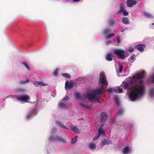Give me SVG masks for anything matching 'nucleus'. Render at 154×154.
Listing matches in <instances>:
<instances>
[{"mask_svg": "<svg viewBox=\"0 0 154 154\" xmlns=\"http://www.w3.org/2000/svg\"><path fill=\"white\" fill-rule=\"evenodd\" d=\"M123 88L125 89L131 90L129 94V97L131 101H135L137 98L143 95L144 92L145 86L144 81L139 80L135 83L132 80L129 82H124Z\"/></svg>", "mask_w": 154, "mask_h": 154, "instance_id": "obj_1", "label": "nucleus"}, {"mask_svg": "<svg viewBox=\"0 0 154 154\" xmlns=\"http://www.w3.org/2000/svg\"><path fill=\"white\" fill-rule=\"evenodd\" d=\"M103 93V91L100 88H99L95 90H92L90 93L87 95V98L91 102H96L98 101V96Z\"/></svg>", "mask_w": 154, "mask_h": 154, "instance_id": "obj_2", "label": "nucleus"}, {"mask_svg": "<svg viewBox=\"0 0 154 154\" xmlns=\"http://www.w3.org/2000/svg\"><path fill=\"white\" fill-rule=\"evenodd\" d=\"M124 53V51L121 49H115L114 50V54L117 55L119 58L122 59L125 58Z\"/></svg>", "mask_w": 154, "mask_h": 154, "instance_id": "obj_3", "label": "nucleus"}, {"mask_svg": "<svg viewBox=\"0 0 154 154\" xmlns=\"http://www.w3.org/2000/svg\"><path fill=\"white\" fill-rule=\"evenodd\" d=\"M145 72L143 71L136 74L132 77V80L135 83L137 82L136 81V79H138L142 78L144 76Z\"/></svg>", "mask_w": 154, "mask_h": 154, "instance_id": "obj_4", "label": "nucleus"}, {"mask_svg": "<svg viewBox=\"0 0 154 154\" xmlns=\"http://www.w3.org/2000/svg\"><path fill=\"white\" fill-rule=\"evenodd\" d=\"M100 78L101 79L100 83L103 86L108 85L107 82L106 81V77L104 73L101 72L100 74Z\"/></svg>", "mask_w": 154, "mask_h": 154, "instance_id": "obj_5", "label": "nucleus"}, {"mask_svg": "<svg viewBox=\"0 0 154 154\" xmlns=\"http://www.w3.org/2000/svg\"><path fill=\"white\" fill-rule=\"evenodd\" d=\"M49 140H50L58 141L63 143H65L66 142L65 140L64 139L61 137L57 136L54 137L52 136H51L49 138Z\"/></svg>", "mask_w": 154, "mask_h": 154, "instance_id": "obj_6", "label": "nucleus"}, {"mask_svg": "<svg viewBox=\"0 0 154 154\" xmlns=\"http://www.w3.org/2000/svg\"><path fill=\"white\" fill-rule=\"evenodd\" d=\"M69 100V97L68 96H66L62 99L63 102H59V107L61 108H65L66 105V101H68Z\"/></svg>", "mask_w": 154, "mask_h": 154, "instance_id": "obj_7", "label": "nucleus"}, {"mask_svg": "<svg viewBox=\"0 0 154 154\" xmlns=\"http://www.w3.org/2000/svg\"><path fill=\"white\" fill-rule=\"evenodd\" d=\"M17 98L19 100H20L22 101H25L26 102H27V100L30 99V97L27 95L21 96H17Z\"/></svg>", "mask_w": 154, "mask_h": 154, "instance_id": "obj_8", "label": "nucleus"}, {"mask_svg": "<svg viewBox=\"0 0 154 154\" xmlns=\"http://www.w3.org/2000/svg\"><path fill=\"white\" fill-rule=\"evenodd\" d=\"M126 3L128 7L131 8L133 5H135L137 2L134 0H127Z\"/></svg>", "mask_w": 154, "mask_h": 154, "instance_id": "obj_9", "label": "nucleus"}, {"mask_svg": "<svg viewBox=\"0 0 154 154\" xmlns=\"http://www.w3.org/2000/svg\"><path fill=\"white\" fill-rule=\"evenodd\" d=\"M112 142L109 139H104L102 141L101 143V145L103 146L106 145L112 144Z\"/></svg>", "mask_w": 154, "mask_h": 154, "instance_id": "obj_10", "label": "nucleus"}, {"mask_svg": "<svg viewBox=\"0 0 154 154\" xmlns=\"http://www.w3.org/2000/svg\"><path fill=\"white\" fill-rule=\"evenodd\" d=\"M107 114L104 112H103L100 114L101 121L102 122H104L107 119Z\"/></svg>", "mask_w": 154, "mask_h": 154, "instance_id": "obj_11", "label": "nucleus"}, {"mask_svg": "<svg viewBox=\"0 0 154 154\" xmlns=\"http://www.w3.org/2000/svg\"><path fill=\"white\" fill-rule=\"evenodd\" d=\"M105 132L102 129L101 127H100L99 129L98 133V137H100V135H104L105 134Z\"/></svg>", "mask_w": 154, "mask_h": 154, "instance_id": "obj_12", "label": "nucleus"}, {"mask_svg": "<svg viewBox=\"0 0 154 154\" xmlns=\"http://www.w3.org/2000/svg\"><path fill=\"white\" fill-rule=\"evenodd\" d=\"M145 47V45L140 44L137 46V49L140 51H143L144 50V48Z\"/></svg>", "mask_w": 154, "mask_h": 154, "instance_id": "obj_13", "label": "nucleus"}, {"mask_svg": "<svg viewBox=\"0 0 154 154\" xmlns=\"http://www.w3.org/2000/svg\"><path fill=\"white\" fill-rule=\"evenodd\" d=\"M73 84V83L71 82L69 83V81H67L65 83V88L67 87V88L70 89L72 88Z\"/></svg>", "mask_w": 154, "mask_h": 154, "instance_id": "obj_14", "label": "nucleus"}, {"mask_svg": "<svg viewBox=\"0 0 154 154\" xmlns=\"http://www.w3.org/2000/svg\"><path fill=\"white\" fill-rule=\"evenodd\" d=\"M34 85L35 86H37L36 85H41L42 86H44L46 85H47L45 84L42 81H35L34 82Z\"/></svg>", "mask_w": 154, "mask_h": 154, "instance_id": "obj_15", "label": "nucleus"}, {"mask_svg": "<svg viewBox=\"0 0 154 154\" xmlns=\"http://www.w3.org/2000/svg\"><path fill=\"white\" fill-rule=\"evenodd\" d=\"M71 129L76 133H79L80 131L78 128L75 126H71Z\"/></svg>", "mask_w": 154, "mask_h": 154, "instance_id": "obj_16", "label": "nucleus"}, {"mask_svg": "<svg viewBox=\"0 0 154 154\" xmlns=\"http://www.w3.org/2000/svg\"><path fill=\"white\" fill-rule=\"evenodd\" d=\"M122 20L124 24H127L129 23V19L127 17H123L122 18Z\"/></svg>", "mask_w": 154, "mask_h": 154, "instance_id": "obj_17", "label": "nucleus"}, {"mask_svg": "<svg viewBox=\"0 0 154 154\" xmlns=\"http://www.w3.org/2000/svg\"><path fill=\"white\" fill-rule=\"evenodd\" d=\"M35 110L34 109L32 110L29 111L28 113V115L27 116V118L29 119L33 115V114L35 112Z\"/></svg>", "mask_w": 154, "mask_h": 154, "instance_id": "obj_18", "label": "nucleus"}, {"mask_svg": "<svg viewBox=\"0 0 154 154\" xmlns=\"http://www.w3.org/2000/svg\"><path fill=\"white\" fill-rule=\"evenodd\" d=\"M56 124H57L59 127H61L64 129H69V128H67L66 126L62 124L60 121H57L56 122Z\"/></svg>", "mask_w": 154, "mask_h": 154, "instance_id": "obj_19", "label": "nucleus"}, {"mask_svg": "<svg viewBox=\"0 0 154 154\" xmlns=\"http://www.w3.org/2000/svg\"><path fill=\"white\" fill-rule=\"evenodd\" d=\"M124 6L122 4H120L119 7V10L118 12V14H120L124 10Z\"/></svg>", "mask_w": 154, "mask_h": 154, "instance_id": "obj_20", "label": "nucleus"}, {"mask_svg": "<svg viewBox=\"0 0 154 154\" xmlns=\"http://www.w3.org/2000/svg\"><path fill=\"white\" fill-rule=\"evenodd\" d=\"M112 56V54L111 53H109L106 56V60L109 61H112V59L111 57Z\"/></svg>", "mask_w": 154, "mask_h": 154, "instance_id": "obj_21", "label": "nucleus"}, {"mask_svg": "<svg viewBox=\"0 0 154 154\" xmlns=\"http://www.w3.org/2000/svg\"><path fill=\"white\" fill-rule=\"evenodd\" d=\"M89 147L91 149H93L96 148V145L94 143H90L89 145Z\"/></svg>", "mask_w": 154, "mask_h": 154, "instance_id": "obj_22", "label": "nucleus"}, {"mask_svg": "<svg viewBox=\"0 0 154 154\" xmlns=\"http://www.w3.org/2000/svg\"><path fill=\"white\" fill-rule=\"evenodd\" d=\"M114 36L115 35L113 33H111L106 35L105 36V38L106 39H109Z\"/></svg>", "mask_w": 154, "mask_h": 154, "instance_id": "obj_23", "label": "nucleus"}, {"mask_svg": "<svg viewBox=\"0 0 154 154\" xmlns=\"http://www.w3.org/2000/svg\"><path fill=\"white\" fill-rule=\"evenodd\" d=\"M61 75L63 76L66 78H69V79L71 78L70 75L68 73H62V74H61Z\"/></svg>", "mask_w": 154, "mask_h": 154, "instance_id": "obj_24", "label": "nucleus"}, {"mask_svg": "<svg viewBox=\"0 0 154 154\" xmlns=\"http://www.w3.org/2000/svg\"><path fill=\"white\" fill-rule=\"evenodd\" d=\"M149 93L151 97H154V88H152L150 89Z\"/></svg>", "mask_w": 154, "mask_h": 154, "instance_id": "obj_25", "label": "nucleus"}, {"mask_svg": "<svg viewBox=\"0 0 154 154\" xmlns=\"http://www.w3.org/2000/svg\"><path fill=\"white\" fill-rule=\"evenodd\" d=\"M29 82V79H27L26 80H21L20 81V83L21 84H23L28 83Z\"/></svg>", "mask_w": 154, "mask_h": 154, "instance_id": "obj_26", "label": "nucleus"}, {"mask_svg": "<svg viewBox=\"0 0 154 154\" xmlns=\"http://www.w3.org/2000/svg\"><path fill=\"white\" fill-rule=\"evenodd\" d=\"M144 14L145 16L148 18H151L153 17L150 14L147 13H144Z\"/></svg>", "mask_w": 154, "mask_h": 154, "instance_id": "obj_27", "label": "nucleus"}, {"mask_svg": "<svg viewBox=\"0 0 154 154\" xmlns=\"http://www.w3.org/2000/svg\"><path fill=\"white\" fill-rule=\"evenodd\" d=\"M123 152L124 153H127L129 151V147L128 146H126L125 148H124L123 149Z\"/></svg>", "mask_w": 154, "mask_h": 154, "instance_id": "obj_28", "label": "nucleus"}, {"mask_svg": "<svg viewBox=\"0 0 154 154\" xmlns=\"http://www.w3.org/2000/svg\"><path fill=\"white\" fill-rule=\"evenodd\" d=\"M58 69H56L53 72L52 74L54 76H57L58 75Z\"/></svg>", "mask_w": 154, "mask_h": 154, "instance_id": "obj_29", "label": "nucleus"}, {"mask_svg": "<svg viewBox=\"0 0 154 154\" xmlns=\"http://www.w3.org/2000/svg\"><path fill=\"white\" fill-rule=\"evenodd\" d=\"M124 112V111L122 109H120L117 112V114L119 115H121Z\"/></svg>", "mask_w": 154, "mask_h": 154, "instance_id": "obj_30", "label": "nucleus"}, {"mask_svg": "<svg viewBox=\"0 0 154 154\" xmlns=\"http://www.w3.org/2000/svg\"><path fill=\"white\" fill-rule=\"evenodd\" d=\"M77 137H78L77 136H76L75 138H73L71 140V143H75L76 142Z\"/></svg>", "mask_w": 154, "mask_h": 154, "instance_id": "obj_31", "label": "nucleus"}, {"mask_svg": "<svg viewBox=\"0 0 154 154\" xmlns=\"http://www.w3.org/2000/svg\"><path fill=\"white\" fill-rule=\"evenodd\" d=\"M108 21L109 24L111 25H113L115 23V21L112 19L109 20Z\"/></svg>", "mask_w": 154, "mask_h": 154, "instance_id": "obj_32", "label": "nucleus"}, {"mask_svg": "<svg viewBox=\"0 0 154 154\" xmlns=\"http://www.w3.org/2000/svg\"><path fill=\"white\" fill-rule=\"evenodd\" d=\"M22 64H23L24 66H25V67L29 71H30V69H29V67L28 66V65L25 62H23L22 63Z\"/></svg>", "mask_w": 154, "mask_h": 154, "instance_id": "obj_33", "label": "nucleus"}, {"mask_svg": "<svg viewBox=\"0 0 154 154\" xmlns=\"http://www.w3.org/2000/svg\"><path fill=\"white\" fill-rule=\"evenodd\" d=\"M115 100L117 105H119V100L118 97H115Z\"/></svg>", "mask_w": 154, "mask_h": 154, "instance_id": "obj_34", "label": "nucleus"}, {"mask_svg": "<svg viewBox=\"0 0 154 154\" xmlns=\"http://www.w3.org/2000/svg\"><path fill=\"white\" fill-rule=\"evenodd\" d=\"M75 97L76 99H78L80 98L81 96L80 94L78 93H76L75 94Z\"/></svg>", "mask_w": 154, "mask_h": 154, "instance_id": "obj_35", "label": "nucleus"}, {"mask_svg": "<svg viewBox=\"0 0 154 154\" xmlns=\"http://www.w3.org/2000/svg\"><path fill=\"white\" fill-rule=\"evenodd\" d=\"M135 57V55L134 54H133L132 56L129 58L128 60L130 61V60H133L134 58Z\"/></svg>", "mask_w": 154, "mask_h": 154, "instance_id": "obj_36", "label": "nucleus"}, {"mask_svg": "<svg viewBox=\"0 0 154 154\" xmlns=\"http://www.w3.org/2000/svg\"><path fill=\"white\" fill-rule=\"evenodd\" d=\"M111 31V30L109 29H106L105 30H104V33L105 34H106L109 32H110Z\"/></svg>", "mask_w": 154, "mask_h": 154, "instance_id": "obj_37", "label": "nucleus"}, {"mask_svg": "<svg viewBox=\"0 0 154 154\" xmlns=\"http://www.w3.org/2000/svg\"><path fill=\"white\" fill-rule=\"evenodd\" d=\"M124 16H127L128 14V13L126 11L124 10L122 12Z\"/></svg>", "mask_w": 154, "mask_h": 154, "instance_id": "obj_38", "label": "nucleus"}, {"mask_svg": "<svg viewBox=\"0 0 154 154\" xmlns=\"http://www.w3.org/2000/svg\"><path fill=\"white\" fill-rule=\"evenodd\" d=\"M80 105L82 106L84 108H88V107L85 104L81 103Z\"/></svg>", "mask_w": 154, "mask_h": 154, "instance_id": "obj_39", "label": "nucleus"}, {"mask_svg": "<svg viewBox=\"0 0 154 154\" xmlns=\"http://www.w3.org/2000/svg\"><path fill=\"white\" fill-rule=\"evenodd\" d=\"M151 81L153 83H154V74L151 76Z\"/></svg>", "mask_w": 154, "mask_h": 154, "instance_id": "obj_40", "label": "nucleus"}, {"mask_svg": "<svg viewBox=\"0 0 154 154\" xmlns=\"http://www.w3.org/2000/svg\"><path fill=\"white\" fill-rule=\"evenodd\" d=\"M123 69V68L122 66H120L119 67V72H121Z\"/></svg>", "mask_w": 154, "mask_h": 154, "instance_id": "obj_41", "label": "nucleus"}, {"mask_svg": "<svg viewBox=\"0 0 154 154\" xmlns=\"http://www.w3.org/2000/svg\"><path fill=\"white\" fill-rule=\"evenodd\" d=\"M107 92L109 93H112L113 92V90L112 88L109 89L107 90Z\"/></svg>", "mask_w": 154, "mask_h": 154, "instance_id": "obj_42", "label": "nucleus"}, {"mask_svg": "<svg viewBox=\"0 0 154 154\" xmlns=\"http://www.w3.org/2000/svg\"><path fill=\"white\" fill-rule=\"evenodd\" d=\"M118 90L119 91V93H121L123 91L122 89L119 88H118Z\"/></svg>", "mask_w": 154, "mask_h": 154, "instance_id": "obj_43", "label": "nucleus"}, {"mask_svg": "<svg viewBox=\"0 0 154 154\" xmlns=\"http://www.w3.org/2000/svg\"><path fill=\"white\" fill-rule=\"evenodd\" d=\"M128 50L129 52H132L133 51V48L132 47H129Z\"/></svg>", "mask_w": 154, "mask_h": 154, "instance_id": "obj_44", "label": "nucleus"}, {"mask_svg": "<svg viewBox=\"0 0 154 154\" xmlns=\"http://www.w3.org/2000/svg\"><path fill=\"white\" fill-rule=\"evenodd\" d=\"M99 137H98V135L97 136H95L94 138H93L92 140L94 141L96 140H97L98 138Z\"/></svg>", "mask_w": 154, "mask_h": 154, "instance_id": "obj_45", "label": "nucleus"}, {"mask_svg": "<svg viewBox=\"0 0 154 154\" xmlns=\"http://www.w3.org/2000/svg\"><path fill=\"white\" fill-rule=\"evenodd\" d=\"M117 41L118 43L120 42V39L119 37H118L117 38Z\"/></svg>", "mask_w": 154, "mask_h": 154, "instance_id": "obj_46", "label": "nucleus"}, {"mask_svg": "<svg viewBox=\"0 0 154 154\" xmlns=\"http://www.w3.org/2000/svg\"><path fill=\"white\" fill-rule=\"evenodd\" d=\"M72 1L74 2H76L79 1L80 0H73Z\"/></svg>", "mask_w": 154, "mask_h": 154, "instance_id": "obj_47", "label": "nucleus"}, {"mask_svg": "<svg viewBox=\"0 0 154 154\" xmlns=\"http://www.w3.org/2000/svg\"><path fill=\"white\" fill-rule=\"evenodd\" d=\"M98 103H100V102L99 101V100H98V101H97Z\"/></svg>", "mask_w": 154, "mask_h": 154, "instance_id": "obj_48", "label": "nucleus"}, {"mask_svg": "<svg viewBox=\"0 0 154 154\" xmlns=\"http://www.w3.org/2000/svg\"><path fill=\"white\" fill-rule=\"evenodd\" d=\"M152 25H154V23H152Z\"/></svg>", "mask_w": 154, "mask_h": 154, "instance_id": "obj_49", "label": "nucleus"}, {"mask_svg": "<svg viewBox=\"0 0 154 154\" xmlns=\"http://www.w3.org/2000/svg\"><path fill=\"white\" fill-rule=\"evenodd\" d=\"M115 92H116V90L115 89Z\"/></svg>", "mask_w": 154, "mask_h": 154, "instance_id": "obj_50", "label": "nucleus"}, {"mask_svg": "<svg viewBox=\"0 0 154 154\" xmlns=\"http://www.w3.org/2000/svg\"><path fill=\"white\" fill-rule=\"evenodd\" d=\"M55 131H56V129H55Z\"/></svg>", "mask_w": 154, "mask_h": 154, "instance_id": "obj_51", "label": "nucleus"}]
</instances>
